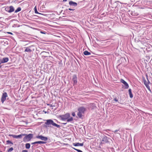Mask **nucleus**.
Returning <instances> with one entry per match:
<instances>
[{"mask_svg":"<svg viewBox=\"0 0 152 152\" xmlns=\"http://www.w3.org/2000/svg\"><path fill=\"white\" fill-rule=\"evenodd\" d=\"M59 117L62 120H67V122H70L73 120V118L70 116V114L67 113L65 115H60Z\"/></svg>","mask_w":152,"mask_h":152,"instance_id":"f257e3e1","label":"nucleus"},{"mask_svg":"<svg viewBox=\"0 0 152 152\" xmlns=\"http://www.w3.org/2000/svg\"><path fill=\"white\" fill-rule=\"evenodd\" d=\"M77 110L78 112L77 113V115L79 118H81L82 117V114H83L86 110V109L85 107L82 106L79 107Z\"/></svg>","mask_w":152,"mask_h":152,"instance_id":"f03ea898","label":"nucleus"},{"mask_svg":"<svg viewBox=\"0 0 152 152\" xmlns=\"http://www.w3.org/2000/svg\"><path fill=\"white\" fill-rule=\"evenodd\" d=\"M45 124L46 125H48V126H51V125L53 126H55L57 128H59L60 126L55 123L51 119H48L46 121V122L45 123Z\"/></svg>","mask_w":152,"mask_h":152,"instance_id":"7ed1b4c3","label":"nucleus"},{"mask_svg":"<svg viewBox=\"0 0 152 152\" xmlns=\"http://www.w3.org/2000/svg\"><path fill=\"white\" fill-rule=\"evenodd\" d=\"M25 136L23 138V141L25 142L30 141L33 138V135L32 134H30L28 135L26 134Z\"/></svg>","mask_w":152,"mask_h":152,"instance_id":"20e7f679","label":"nucleus"},{"mask_svg":"<svg viewBox=\"0 0 152 152\" xmlns=\"http://www.w3.org/2000/svg\"><path fill=\"white\" fill-rule=\"evenodd\" d=\"M144 81V83L145 85V86L146 88H148V90L150 91L151 92V90L150 88V87L148 85L150 84V82L149 81L148 79V81H147L144 79L143 80Z\"/></svg>","mask_w":152,"mask_h":152,"instance_id":"39448f33","label":"nucleus"},{"mask_svg":"<svg viewBox=\"0 0 152 152\" xmlns=\"http://www.w3.org/2000/svg\"><path fill=\"white\" fill-rule=\"evenodd\" d=\"M37 138L40 139L44 141H47L48 140V138L46 137H45L42 135H38L36 136Z\"/></svg>","mask_w":152,"mask_h":152,"instance_id":"423d86ee","label":"nucleus"},{"mask_svg":"<svg viewBox=\"0 0 152 152\" xmlns=\"http://www.w3.org/2000/svg\"><path fill=\"white\" fill-rule=\"evenodd\" d=\"M26 134H21L20 135H10V136H12L13 138L18 139V138H21L23 136H25Z\"/></svg>","mask_w":152,"mask_h":152,"instance_id":"0eeeda50","label":"nucleus"},{"mask_svg":"<svg viewBox=\"0 0 152 152\" xmlns=\"http://www.w3.org/2000/svg\"><path fill=\"white\" fill-rule=\"evenodd\" d=\"M7 96V95L6 93L5 92L3 94L1 98V101L2 103H3L4 101L6 100V98Z\"/></svg>","mask_w":152,"mask_h":152,"instance_id":"6e6552de","label":"nucleus"},{"mask_svg":"<svg viewBox=\"0 0 152 152\" xmlns=\"http://www.w3.org/2000/svg\"><path fill=\"white\" fill-rule=\"evenodd\" d=\"M121 82L124 85L125 88L127 89L129 87V85L127 82H126L123 79H121Z\"/></svg>","mask_w":152,"mask_h":152,"instance_id":"1a4fd4ad","label":"nucleus"},{"mask_svg":"<svg viewBox=\"0 0 152 152\" xmlns=\"http://www.w3.org/2000/svg\"><path fill=\"white\" fill-rule=\"evenodd\" d=\"M108 140L107 137L106 136H104L102 138V143H105L108 142Z\"/></svg>","mask_w":152,"mask_h":152,"instance_id":"9d476101","label":"nucleus"},{"mask_svg":"<svg viewBox=\"0 0 152 152\" xmlns=\"http://www.w3.org/2000/svg\"><path fill=\"white\" fill-rule=\"evenodd\" d=\"M0 60L1 61V62L3 63L7 62L9 60V59L7 57L4 58L2 60Z\"/></svg>","mask_w":152,"mask_h":152,"instance_id":"9b49d317","label":"nucleus"},{"mask_svg":"<svg viewBox=\"0 0 152 152\" xmlns=\"http://www.w3.org/2000/svg\"><path fill=\"white\" fill-rule=\"evenodd\" d=\"M69 4L70 6H72L75 7H76L77 5V3L72 1H70L69 2Z\"/></svg>","mask_w":152,"mask_h":152,"instance_id":"f8f14e48","label":"nucleus"},{"mask_svg":"<svg viewBox=\"0 0 152 152\" xmlns=\"http://www.w3.org/2000/svg\"><path fill=\"white\" fill-rule=\"evenodd\" d=\"M73 81L74 84H76L77 82V77L76 75H74L73 77Z\"/></svg>","mask_w":152,"mask_h":152,"instance_id":"ddd939ff","label":"nucleus"},{"mask_svg":"<svg viewBox=\"0 0 152 152\" xmlns=\"http://www.w3.org/2000/svg\"><path fill=\"white\" fill-rule=\"evenodd\" d=\"M31 46L26 47V49L25 50V51L28 52H31L32 51V50L31 49Z\"/></svg>","mask_w":152,"mask_h":152,"instance_id":"4468645a","label":"nucleus"},{"mask_svg":"<svg viewBox=\"0 0 152 152\" xmlns=\"http://www.w3.org/2000/svg\"><path fill=\"white\" fill-rule=\"evenodd\" d=\"M73 145L75 146H83V143H73Z\"/></svg>","mask_w":152,"mask_h":152,"instance_id":"2eb2a0df","label":"nucleus"},{"mask_svg":"<svg viewBox=\"0 0 152 152\" xmlns=\"http://www.w3.org/2000/svg\"><path fill=\"white\" fill-rule=\"evenodd\" d=\"M9 8L10 9L8 11L9 12H11L14 11V8L12 6H10Z\"/></svg>","mask_w":152,"mask_h":152,"instance_id":"dca6fc26","label":"nucleus"},{"mask_svg":"<svg viewBox=\"0 0 152 152\" xmlns=\"http://www.w3.org/2000/svg\"><path fill=\"white\" fill-rule=\"evenodd\" d=\"M83 54L84 55L86 56L90 55L91 53L90 52H88L87 50H85L83 52Z\"/></svg>","mask_w":152,"mask_h":152,"instance_id":"f3484780","label":"nucleus"},{"mask_svg":"<svg viewBox=\"0 0 152 152\" xmlns=\"http://www.w3.org/2000/svg\"><path fill=\"white\" fill-rule=\"evenodd\" d=\"M129 92L130 96V97L131 98H132L133 97V95L132 94V91H131V89H129Z\"/></svg>","mask_w":152,"mask_h":152,"instance_id":"a211bd4d","label":"nucleus"},{"mask_svg":"<svg viewBox=\"0 0 152 152\" xmlns=\"http://www.w3.org/2000/svg\"><path fill=\"white\" fill-rule=\"evenodd\" d=\"M25 147L26 148L29 149L30 147V145L29 143H26L25 145Z\"/></svg>","mask_w":152,"mask_h":152,"instance_id":"6ab92c4d","label":"nucleus"},{"mask_svg":"<svg viewBox=\"0 0 152 152\" xmlns=\"http://www.w3.org/2000/svg\"><path fill=\"white\" fill-rule=\"evenodd\" d=\"M21 10V8L20 7H18L15 11V13H17Z\"/></svg>","mask_w":152,"mask_h":152,"instance_id":"aec40b11","label":"nucleus"},{"mask_svg":"<svg viewBox=\"0 0 152 152\" xmlns=\"http://www.w3.org/2000/svg\"><path fill=\"white\" fill-rule=\"evenodd\" d=\"M34 10L35 13L38 14H39V13L37 11V9L36 6L34 8Z\"/></svg>","mask_w":152,"mask_h":152,"instance_id":"412c9836","label":"nucleus"},{"mask_svg":"<svg viewBox=\"0 0 152 152\" xmlns=\"http://www.w3.org/2000/svg\"><path fill=\"white\" fill-rule=\"evenodd\" d=\"M73 148V149H74V150H75L77 151L78 152H83L82 151H81V150H80L77 149H76L75 148Z\"/></svg>","mask_w":152,"mask_h":152,"instance_id":"4be33fe9","label":"nucleus"},{"mask_svg":"<svg viewBox=\"0 0 152 152\" xmlns=\"http://www.w3.org/2000/svg\"><path fill=\"white\" fill-rule=\"evenodd\" d=\"M13 148L12 147H11L8 150V152H10L12 151L13 150Z\"/></svg>","mask_w":152,"mask_h":152,"instance_id":"5701e85b","label":"nucleus"},{"mask_svg":"<svg viewBox=\"0 0 152 152\" xmlns=\"http://www.w3.org/2000/svg\"><path fill=\"white\" fill-rule=\"evenodd\" d=\"M7 143L8 144H13V143L12 142H11L10 141V140H7Z\"/></svg>","mask_w":152,"mask_h":152,"instance_id":"b1692460","label":"nucleus"},{"mask_svg":"<svg viewBox=\"0 0 152 152\" xmlns=\"http://www.w3.org/2000/svg\"><path fill=\"white\" fill-rule=\"evenodd\" d=\"M45 143V142L43 141H38V144H44Z\"/></svg>","mask_w":152,"mask_h":152,"instance_id":"393cba45","label":"nucleus"},{"mask_svg":"<svg viewBox=\"0 0 152 152\" xmlns=\"http://www.w3.org/2000/svg\"><path fill=\"white\" fill-rule=\"evenodd\" d=\"M72 115L73 116H75V112H73L72 113Z\"/></svg>","mask_w":152,"mask_h":152,"instance_id":"a878e982","label":"nucleus"},{"mask_svg":"<svg viewBox=\"0 0 152 152\" xmlns=\"http://www.w3.org/2000/svg\"><path fill=\"white\" fill-rule=\"evenodd\" d=\"M22 152H28V151L27 150H23L22 151Z\"/></svg>","mask_w":152,"mask_h":152,"instance_id":"bb28decb","label":"nucleus"},{"mask_svg":"<svg viewBox=\"0 0 152 152\" xmlns=\"http://www.w3.org/2000/svg\"><path fill=\"white\" fill-rule=\"evenodd\" d=\"M9 9V8L8 7H6L5 8V10L6 11L8 12V11L9 10H8Z\"/></svg>","mask_w":152,"mask_h":152,"instance_id":"cd10ccee","label":"nucleus"},{"mask_svg":"<svg viewBox=\"0 0 152 152\" xmlns=\"http://www.w3.org/2000/svg\"><path fill=\"white\" fill-rule=\"evenodd\" d=\"M40 33L42 34H46V32H43V31H41L40 32Z\"/></svg>","mask_w":152,"mask_h":152,"instance_id":"c85d7f7f","label":"nucleus"},{"mask_svg":"<svg viewBox=\"0 0 152 152\" xmlns=\"http://www.w3.org/2000/svg\"><path fill=\"white\" fill-rule=\"evenodd\" d=\"M7 33L8 34H11V35H12L13 34L12 33V32H7Z\"/></svg>","mask_w":152,"mask_h":152,"instance_id":"c756f323","label":"nucleus"},{"mask_svg":"<svg viewBox=\"0 0 152 152\" xmlns=\"http://www.w3.org/2000/svg\"><path fill=\"white\" fill-rule=\"evenodd\" d=\"M48 105H49V106L50 107H53V106L52 104H48Z\"/></svg>","mask_w":152,"mask_h":152,"instance_id":"7c9ffc66","label":"nucleus"},{"mask_svg":"<svg viewBox=\"0 0 152 152\" xmlns=\"http://www.w3.org/2000/svg\"><path fill=\"white\" fill-rule=\"evenodd\" d=\"M114 100L116 102H117L118 101V100L116 98L114 99Z\"/></svg>","mask_w":152,"mask_h":152,"instance_id":"2f4dec72","label":"nucleus"},{"mask_svg":"<svg viewBox=\"0 0 152 152\" xmlns=\"http://www.w3.org/2000/svg\"><path fill=\"white\" fill-rule=\"evenodd\" d=\"M118 131H119V130H115V131H114V133H115L116 132H118Z\"/></svg>","mask_w":152,"mask_h":152,"instance_id":"473e14b6","label":"nucleus"},{"mask_svg":"<svg viewBox=\"0 0 152 152\" xmlns=\"http://www.w3.org/2000/svg\"><path fill=\"white\" fill-rule=\"evenodd\" d=\"M34 143H35V144H38V141H37V142H34Z\"/></svg>","mask_w":152,"mask_h":152,"instance_id":"72a5a7b5","label":"nucleus"},{"mask_svg":"<svg viewBox=\"0 0 152 152\" xmlns=\"http://www.w3.org/2000/svg\"><path fill=\"white\" fill-rule=\"evenodd\" d=\"M69 10H74L71 9V8H69Z\"/></svg>","mask_w":152,"mask_h":152,"instance_id":"f704fd0d","label":"nucleus"},{"mask_svg":"<svg viewBox=\"0 0 152 152\" xmlns=\"http://www.w3.org/2000/svg\"><path fill=\"white\" fill-rule=\"evenodd\" d=\"M31 144H33H33H35L34 142H32V143H31Z\"/></svg>","mask_w":152,"mask_h":152,"instance_id":"c9c22d12","label":"nucleus"},{"mask_svg":"<svg viewBox=\"0 0 152 152\" xmlns=\"http://www.w3.org/2000/svg\"><path fill=\"white\" fill-rule=\"evenodd\" d=\"M67 1V0H63V1L65 2Z\"/></svg>","mask_w":152,"mask_h":152,"instance_id":"e433bc0d","label":"nucleus"},{"mask_svg":"<svg viewBox=\"0 0 152 152\" xmlns=\"http://www.w3.org/2000/svg\"><path fill=\"white\" fill-rule=\"evenodd\" d=\"M66 123H64V124H66Z\"/></svg>","mask_w":152,"mask_h":152,"instance_id":"4c0bfd02","label":"nucleus"}]
</instances>
